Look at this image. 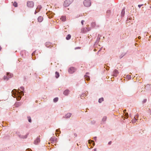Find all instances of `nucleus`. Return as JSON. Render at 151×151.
Here are the masks:
<instances>
[{
	"mask_svg": "<svg viewBox=\"0 0 151 151\" xmlns=\"http://www.w3.org/2000/svg\"><path fill=\"white\" fill-rule=\"evenodd\" d=\"M88 25H87L86 26H87V27H88ZM86 28H87L86 30H87V31H88V32L89 31H90V30H91V28H88L87 27H86Z\"/></svg>",
	"mask_w": 151,
	"mask_h": 151,
	"instance_id": "nucleus-24",
	"label": "nucleus"
},
{
	"mask_svg": "<svg viewBox=\"0 0 151 151\" xmlns=\"http://www.w3.org/2000/svg\"><path fill=\"white\" fill-rule=\"evenodd\" d=\"M146 100H144V102H146Z\"/></svg>",
	"mask_w": 151,
	"mask_h": 151,
	"instance_id": "nucleus-43",
	"label": "nucleus"
},
{
	"mask_svg": "<svg viewBox=\"0 0 151 151\" xmlns=\"http://www.w3.org/2000/svg\"><path fill=\"white\" fill-rule=\"evenodd\" d=\"M85 21L84 20H82L81 21V23L82 25L83 24V23Z\"/></svg>",
	"mask_w": 151,
	"mask_h": 151,
	"instance_id": "nucleus-26",
	"label": "nucleus"
},
{
	"mask_svg": "<svg viewBox=\"0 0 151 151\" xmlns=\"http://www.w3.org/2000/svg\"><path fill=\"white\" fill-rule=\"evenodd\" d=\"M56 132H59V133L60 132V131H59L58 130V129L56 130Z\"/></svg>",
	"mask_w": 151,
	"mask_h": 151,
	"instance_id": "nucleus-31",
	"label": "nucleus"
},
{
	"mask_svg": "<svg viewBox=\"0 0 151 151\" xmlns=\"http://www.w3.org/2000/svg\"><path fill=\"white\" fill-rule=\"evenodd\" d=\"M27 5L29 8H32L34 6V3L32 1H28L27 2Z\"/></svg>",
	"mask_w": 151,
	"mask_h": 151,
	"instance_id": "nucleus-3",
	"label": "nucleus"
},
{
	"mask_svg": "<svg viewBox=\"0 0 151 151\" xmlns=\"http://www.w3.org/2000/svg\"><path fill=\"white\" fill-rule=\"evenodd\" d=\"M69 93V91L68 90H66L63 92V94L65 96L67 95Z\"/></svg>",
	"mask_w": 151,
	"mask_h": 151,
	"instance_id": "nucleus-11",
	"label": "nucleus"
},
{
	"mask_svg": "<svg viewBox=\"0 0 151 151\" xmlns=\"http://www.w3.org/2000/svg\"><path fill=\"white\" fill-rule=\"evenodd\" d=\"M27 119H28V121L30 122H31V117L29 116H28L27 117Z\"/></svg>",
	"mask_w": 151,
	"mask_h": 151,
	"instance_id": "nucleus-22",
	"label": "nucleus"
},
{
	"mask_svg": "<svg viewBox=\"0 0 151 151\" xmlns=\"http://www.w3.org/2000/svg\"><path fill=\"white\" fill-rule=\"evenodd\" d=\"M140 37H139V39H140Z\"/></svg>",
	"mask_w": 151,
	"mask_h": 151,
	"instance_id": "nucleus-44",
	"label": "nucleus"
},
{
	"mask_svg": "<svg viewBox=\"0 0 151 151\" xmlns=\"http://www.w3.org/2000/svg\"><path fill=\"white\" fill-rule=\"evenodd\" d=\"M150 8H151V6H150Z\"/></svg>",
	"mask_w": 151,
	"mask_h": 151,
	"instance_id": "nucleus-48",
	"label": "nucleus"
},
{
	"mask_svg": "<svg viewBox=\"0 0 151 151\" xmlns=\"http://www.w3.org/2000/svg\"><path fill=\"white\" fill-rule=\"evenodd\" d=\"M40 8H39L38 7H37V9L35 12V14H36V13H37V12H38L40 10Z\"/></svg>",
	"mask_w": 151,
	"mask_h": 151,
	"instance_id": "nucleus-18",
	"label": "nucleus"
},
{
	"mask_svg": "<svg viewBox=\"0 0 151 151\" xmlns=\"http://www.w3.org/2000/svg\"><path fill=\"white\" fill-rule=\"evenodd\" d=\"M17 96H18L17 95ZM18 96L17 97V100H20L21 99V97H20L18 95Z\"/></svg>",
	"mask_w": 151,
	"mask_h": 151,
	"instance_id": "nucleus-23",
	"label": "nucleus"
},
{
	"mask_svg": "<svg viewBox=\"0 0 151 151\" xmlns=\"http://www.w3.org/2000/svg\"><path fill=\"white\" fill-rule=\"evenodd\" d=\"M76 70V69L74 67H71L68 70V72L70 73H73Z\"/></svg>",
	"mask_w": 151,
	"mask_h": 151,
	"instance_id": "nucleus-4",
	"label": "nucleus"
},
{
	"mask_svg": "<svg viewBox=\"0 0 151 151\" xmlns=\"http://www.w3.org/2000/svg\"><path fill=\"white\" fill-rule=\"evenodd\" d=\"M60 76L59 73L58 72H56L55 73V77L56 78H58Z\"/></svg>",
	"mask_w": 151,
	"mask_h": 151,
	"instance_id": "nucleus-13",
	"label": "nucleus"
},
{
	"mask_svg": "<svg viewBox=\"0 0 151 151\" xmlns=\"http://www.w3.org/2000/svg\"><path fill=\"white\" fill-rule=\"evenodd\" d=\"M74 135L76 137L77 136V134H76V133H74Z\"/></svg>",
	"mask_w": 151,
	"mask_h": 151,
	"instance_id": "nucleus-34",
	"label": "nucleus"
},
{
	"mask_svg": "<svg viewBox=\"0 0 151 151\" xmlns=\"http://www.w3.org/2000/svg\"><path fill=\"white\" fill-rule=\"evenodd\" d=\"M125 116H126V117L127 118H128V114L127 113H126L125 114Z\"/></svg>",
	"mask_w": 151,
	"mask_h": 151,
	"instance_id": "nucleus-25",
	"label": "nucleus"
},
{
	"mask_svg": "<svg viewBox=\"0 0 151 151\" xmlns=\"http://www.w3.org/2000/svg\"><path fill=\"white\" fill-rule=\"evenodd\" d=\"M40 137V136L39 137ZM40 142V138L38 137L35 140L34 142V144H37L39 142Z\"/></svg>",
	"mask_w": 151,
	"mask_h": 151,
	"instance_id": "nucleus-8",
	"label": "nucleus"
},
{
	"mask_svg": "<svg viewBox=\"0 0 151 151\" xmlns=\"http://www.w3.org/2000/svg\"><path fill=\"white\" fill-rule=\"evenodd\" d=\"M12 75L10 73H7V76H4V79L5 80H8L9 78H11L12 77Z\"/></svg>",
	"mask_w": 151,
	"mask_h": 151,
	"instance_id": "nucleus-5",
	"label": "nucleus"
},
{
	"mask_svg": "<svg viewBox=\"0 0 151 151\" xmlns=\"http://www.w3.org/2000/svg\"><path fill=\"white\" fill-rule=\"evenodd\" d=\"M28 150H29V149H27L26 150V151H28Z\"/></svg>",
	"mask_w": 151,
	"mask_h": 151,
	"instance_id": "nucleus-41",
	"label": "nucleus"
},
{
	"mask_svg": "<svg viewBox=\"0 0 151 151\" xmlns=\"http://www.w3.org/2000/svg\"><path fill=\"white\" fill-rule=\"evenodd\" d=\"M87 28H83L81 30V32L82 33H85L87 32Z\"/></svg>",
	"mask_w": 151,
	"mask_h": 151,
	"instance_id": "nucleus-7",
	"label": "nucleus"
},
{
	"mask_svg": "<svg viewBox=\"0 0 151 151\" xmlns=\"http://www.w3.org/2000/svg\"><path fill=\"white\" fill-rule=\"evenodd\" d=\"M37 20L39 22H41L43 20V18L41 16H40L38 17Z\"/></svg>",
	"mask_w": 151,
	"mask_h": 151,
	"instance_id": "nucleus-9",
	"label": "nucleus"
},
{
	"mask_svg": "<svg viewBox=\"0 0 151 151\" xmlns=\"http://www.w3.org/2000/svg\"><path fill=\"white\" fill-rule=\"evenodd\" d=\"M104 101V99L103 98H100L99 100V103H101L102 101Z\"/></svg>",
	"mask_w": 151,
	"mask_h": 151,
	"instance_id": "nucleus-17",
	"label": "nucleus"
},
{
	"mask_svg": "<svg viewBox=\"0 0 151 151\" xmlns=\"http://www.w3.org/2000/svg\"><path fill=\"white\" fill-rule=\"evenodd\" d=\"M60 19L63 21L64 22L66 20V17L64 16H62L60 18Z\"/></svg>",
	"mask_w": 151,
	"mask_h": 151,
	"instance_id": "nucleus-14",
	"label": "nucleus"
},
{
	"mask_svg": "<svg viewBox=\"0 0 151 151\" xmlns=\"http://www.w3.org/2000/svg\"><path fill=\"white\" fill-rule=\"evenodd\" d=\"M83 4L86 6H89L91 5V2L90 0H85L83 2Z\"/></svg>",
	"mask_w": 151,
	"mask_h": 151,
	"instance_id": "nucleus-2",
	"label": "nucleus"
},
{
	"mask_svg": "<svg viewBox=\"0 0 151 151\" xmlns=\"http://www.w3.org/2000/svg\"><path fill=\"white\" fill-rule=\"evenodd\" d=\"M143 5V4H141V5H138V6L139 7V8H140Z\"/></svg>",
	"mask_w": 151,
	"mask_h": 151,
	"instance_id": "nucleus-28",
	"label": "nucleus"
},
{
	"mask_svg": "<svg viewBox=\"0 0 151 151\" xmlns=\"http://www.w3.org/2000/svg\"><path fill=\"white\" fill-rule=\"evenodd\" d=\"M91 37V35L88 36V37L89 39H90Z\"/></svg>",
	"mask_w": 151,
	"mask_h": 151,
	"instance_id": "nucleus-30",
	"label": "nucleus"
},
{
	"mask_svg": "<svg viewBox=\"0 0 151 151\" xmlns=\"http://www.w3.org/2000/svg\"><path fill=\"white\" fill-rule=\"evenodd\" d=\"M13 5L14 6H15V7H17V3L16 2H14L13 3Z\"/></svg>",
	"mask_w": 151,
	"mask_h": 151,
	"instance_id": "nucleus-19",
	"label": "nucleus"
},
{
	"mask_svg": "<svg viewBox=\"0 0 151 151\" xmlns=\"http://www.w3.org/2000/svg\"><path fill=\"white\" fill-rule=\"evenodd\" d=\"M1 46H0V51L1 50Z\"/></svg>",
	"mask_w": 151,
	"mask_h": 151,
	"instance_id": "nucleus-40",
	"label": "nucleus"
},
{
	"mask_svg": "<svg viewBox=\"0 0 151 151\" xmlns=\"http://www.w3.org/2000/svg\"><path fill=\"white\" fill-rule=\"evenodd\" d=\"M71 115V114L70 113L67 114L65 116V118H69L70 117Z\"/></svg>",
	"mask_w": 151,
	"mask_h": 151,
	"instance_id": "nucleus-12",
	"label": "nucleus"
},
{
	"mask_svg": "<svg viewBox=\"0 0 151 151\" xmlns=\"http://www.w3.org/2000/svg\"><path fill=\"white\" fill-rule=\"evenodd\" d=\"M93 151H96V149H94L93 150Z\"/></svg>",
	"mask_w": 151,
	"mask_h": 151,
	"instance_id": "nucleus-37",
	"label": "nucleus"
},
{
	"mask_svg": "<svg viewBox=\"0 0 151 151\" xmlns=\"http://www.w3.org/2000/svg\"><path fill=\"white\" fill-rule=\"evenodd\" d=\"M111 12V11H110V10H107V13H109L110 14V13Z\"/></svg>",
	"mask_w": 151,
	"mask_h": 151,
	"instance_id": "nucleus-27",
	"label": "nucleus"
},
{
	"mask_svg": "<svg viewBox=\"0 0 151 151\" xmlns=\"http://www.w3.org/2000/svg\"><path fill=\"white\" fill-rule=\"evenodd\" d=\"M58 99L57 97L54 98L53 99L54 101V102H56L58 100Z\"/></svg>",
	"mask_w": 151,
	"mask_h": 151,
	"instance_id": "nucleus-21",
	"label": "nucleus"
},
{
	"mask_svg": "<svg viewBox=\"0 0 151 151\" xmlns=\"http://www.w3.org/2000/svg\"><path fill=\"white\" fill-rule=\"evenodd\" d=\"M17 92L16 90L15 89H14L13 90L12 92V96L14 97H16L17 94L16 92Z\"/></svg>",
	"mask_w": 151,
	"mask_h": 151,
	"instance_id": "nucleus-6",
	"label": "nucleus"
},
{
	"mask_svg": "<svg viewBox=\"0 0 151 151\" xmlns=\"http://www.w3.org/2000/svg\"><path fill=\"white\" fill-rule=\"evenodd\" d=\"M134 121H135L137 120V119L135 118V117H134V120H133V121H134ZM134 122H135V121H134Z\"/></svg>",
	"mask_w": 151,
	"mask_h": 151,
	"instance_id": "nucleus-33",
	"label": "nucleus"
},
{
	"mask_svg": "<svg viewBox=\"0 0 151 151\" xmlns=\"http://www.w3.org/2000/svg\"><path fill=\"white\" fill-rule=\"evenodd\" d=\"M58 135H59L58 133V134H56V136H58Z\"/></svg>",
	"mask_w": 151,
	"mask_h": 151,
	"instance_id": "nucleus-35",
	"label": "nucleus"
},
{
	"mask_svg": "<svg viewBox=\"0 0 151 151\" xmlns=\"http://www.w3.org/2000/svg\"><path fill=\"white\" fill-rule=\"evenodd\" d=\"M111 141H110L109 142V143H108V144L109 145H111Z\"/></svg>",
	"mask_w": 151,
	"mask_h": 151,
	"instance_id": "nucleus-32",
	"label": "nucleus"
},
{
	"mask_svg": "<svg viewBox=\"0 0 151 151\" xmlns=\"http://www.w3.org/2000/svg\"><path fill=\"white\" fill-rule=\"evenodd\" d=\"M71 37V35L70 34H68L67 35V37H66V39L67 40H69L70 39Z\"/></svg>",
	"mask_w": 151,
	"mask_h": 151,
	"instance_id": "nucleus-15",
	"label": "nucleus"
},
{
	"mask_svg": "<svg viewBox=\"0 0 151 151\" xmlns=\"http://www.w3.org/2000/svg\"><path fill=\"white\" fill-rule=\"evenodd\" d=\"M107 119V117L106 116H104L102 119V121L104 122L106 121Z\"/></svg>",
	"mask_w": 151,
	"mask_h": 151,
	"instance_id": "nucleus-20",
	"label": "nucleus"
},
{
	"mask_svg": "<svg viewBox=\"0 0 151 151\" xmlns=\"http://www.w3.org/2000/svg\"><path fill=\"white\" fill-rule=\"evenodd\" d=\"M91 142H93V144H94V141H91Z\"/></svg>",
	"mask_w": 151,
	"mask_h": 151,
	"instance_id": "nucleus-36",
	"label": "nucleus"
},
{
	"mask_svg": "<svg viewBox=\"0 0 151 151\" xmlns=\"http://www.w3.org/2000/svg\"><path fill=\"white\" fill-rule=\"evenodd\" d=\"M116 71L117 73H118V71L117 70H116Z\"/></svg>",
	"mask_w": 151,
	"mask_h": 151,
	"instance_id": "nucleus-42",
	"label": "nucleus"
},
{
	"mask_svg": "<svg viewBox=\"0 0 151 151\" xmlns=\"http://www.w3.org/2000/svg\"><path fill=\"white\" fill-rule=\"evenodd\" d=\"M96 137H94V139H96Z\"/></svg>",
	"mask_w": 151,
	"mask_h": 151,
	"instance_id": "nucleus-45",
	"label": "nucleus"
},
{
	"mask_svg": "<svg viewBox=\"0 0 151 151\" xmlns=\"http://www.w3.org/2000/svg\"><path fill=\"white\" fill-rule=\"evenodd\" d=\"M94 51H96V49H94Z\"/></svg>",
	"mask_w": 151,
	"mask_h": 151,
	"instance_id": "nucleus-38",
	"label": "nucleus"
},
{
	"mask_svg": "<svg viewBox=\"0 0 151 151\" xmlns=\"http://www.w3.org/2000/svg\"><path fill=\"white\" fill-rule=\"evenodd\" d=\"M26 138V137H24V138Z\"/></svg>",
	"mask_w": 151,
	"mask_h": 151,
	"instance_id": "nucleus-47",
	"label": "nucleus"
},
{
	"mask_svg": "<svg viewBox=\"0 0 151 151\" xmlns=\"http://www.w3.org/2000/svg\"><path fill=\"white\" fill-rule=\"evenodd\" d=\"M17 95H19V96H23L24 95V93L22 91H21L20 92H19L18 91L17 92Z\"/></svg>",
	"mask_w": 151,
	"mask_h": 151,
	"instance_id": "nucleus-10",
	"label": "nucleus"
},
{
	"mask_svg": "<svg viewBox=\"0 0 151 151\" xmlns=\"http://www.w3.org/2000/svg\"><path fill=\"white\" fill-rule=\"evenodd\" d=\"M96 137H94V139H96Z\"/></svg>",
	"mask_w": 151,
	"mask_h": 151,
	"instance_id": "nucleus-46",
	"label": "nucleus"
},
{
	"mask_svg": "<svg viewBox=\"0 0 151 151\" xmlns=\"http://www.w3.org/2000/svg\"><path fill=\"white\" fill-rule=\"evenodd\" d=\"M126 110H125L124 111V112H126Z\"/></svg>",
	"mask_w": 151,
	"mask_h": 151,
	"instance_id": "nucleus-39",
	"label": "nucleus"
},
{
	"mask_svg": "<svg viewBox=\"0 0 151 151\" xmlns=\"http://www.w3.org/2000/svg\"><path fill=\"white\" fill-rule=\"evenodd\" d=\"M85 78L87 81H89L90 80V77H89L87 75H85Z\"/></svg>",
	"mask_w": 151,
	"mask_h": 151,
	"instance_id": "nucleus-16",
	"label": "nucleus"
},
{
	"mask_svg": "<svg viewBox=\"0 0 151 151\" xmlns=\"http://www.w3.org/2000/svg\"><path fill=\"white\" fill-rule=\"evenodd\" d=\"M20 88L21 89V90H22V91L24 90V88L23 87H21Z\"/></svg>",
	"mask_w": 151,
	"mask_h": 151,
	"instance_id": "nucleus-29",
	"label": "nucleus"
},
{
	"mask_svg": "<svg viewBox=\"0 0 151 151\" xmlns=\"http://www.w3.org/2000/svg\"><path fill=\"white\" fill-rule=\"evenodd\" d=\"M73 0H66L64 2V6H69L73 1Z\"/></svg>",
	"mask_w": 151,
	"mask_h": 151,
	"instance_id": "nucleus-1",
	"label": "nucleus"
}]
</instances>
